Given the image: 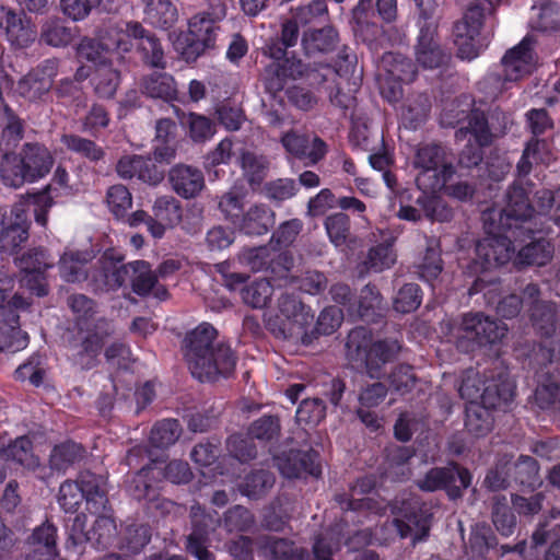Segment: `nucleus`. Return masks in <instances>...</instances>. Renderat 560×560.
<instances>
[{"label": "nucleus", "instance_id": "32", "mask_svg": "<svg viewBox=\"0 0 560 560\" xmlns=\"http://www.w3.org/2000/svg\"><path fill=\"white\" fill-rule=\"evenodd\" d=\"M281 143L285 151L299 160H305L306 164L314 165L319 162L327 152V145L320 138H315V148L312 152L304 151L307 143V136L294 131L284 133Z\"/></svg>", "mask_w": 560, "mask_h": 560}, {"label": "nucleus", "instance_id": "58", "mask_svg": "<svg viewBox=\"0 0 560 560\" xmlns=\"http://www.w3.org/2000/svg\"><path fill=\"white\" fill-rule=\"evenodd\" d=\"M272 474L266 470H257L246 476L241 485V492L248 498H258L273 486Z\"/></svg>", "mask_w": 560, "mask_h": 560}, {"label": "nucleus", "instance_id": "1", "mask_svg": "<svg viewBox=\"0 0 560 560\" xmlns=\"http://www.w3.org/2000/svg\"><path fill=\"white\" fill-rule=\"evenodd\" d=\"M508 205L499 213V224L494 223L495 211L483 213L487 236L477 243L475 271L487 272L511 260L521 235L529 232L525 222L532 218L534 208L529 205L525 189L514 185L508 191Z\"/></svg>", "mask_w": 560, "mask_h": 560}, {"label": "nucleus", "instance_id": "5", "mask_svg": "<svg viewBox=\"0 0 560 560\" xmlns=\"http://www.w3.org/2000/svg\"><path fill=\"white\" fill-rule=\"evenodd\" d=\"M69 306L78 315L81 343L73 354L74 363L81 369L90 370L95 366L97 355L103 347L104 339L113 331V326L105 319H98L93 328L83 330L81 320H86L93 310V302L85 295L78 294L69 298Z\"/></svg>", "mask_w": 560, "mask_h": 560}, {"label": "nucleus", "instance_id": "61", "mask_svg": "<svg viewBox=\"0 0 560 560\" xmlns=\"http://www.w3.org/2000/svg\"><path fill=\"white\" fill-rule=\"evenodd\" d=\"M106 201L116 218H124L132 206V196L124 185H114L107 190Z\"/></svg>", "mask_w": 560, "mask_h": 560}, {"label": "nucleus", "instance_id": "46", "mask_svg": "<svg viewBox=\"0 0 560 560\" xmlns=\"http://www.w3.org/2000/svg\"><path fill=\"white\" fill-rule=\"evenodd\" d=\"M396 262L393 242H385L370 248L364 265L368 270L381 272Z\"/></svg>", "mask_w": 560, "mask_h": 560}, {"label": "nucleus", "instance_id": "59", "mask_svg": "<svg viewBox=\"0 0 560 560\" xmlns=\"http://www.w3.org/2000/svg\"><path fill=\"white\" fill-rule=\"evenodd\" d=\"M545 141L533 140L530 141L517 164V170L521 174H528L530 171L532 162L548 163L550 161L549 151Z\"/></svg>", "mask_w": 560, "mask_h": 560}, {"label": "nucleus", "instance_id": "9", "mask_svg": "<svg viewBox=\"0 0 560 560\" xmlns=\"http://www.w3.org/2000/svg\"><path fill=\"white\" fill-rule=\"evenodd\" d=\"M499 388L492 392V385H488L482 393L481 404H468L466 407V429L476 436H482L491 431L493 417L491 409H505L514 396V384L511 380L501 377Z\"/></svg>", "mask_w": 560, "mask_h": 560}, {"label": "nucleus", "instance_id": "20", "mask_svg": "<svg viewBox=\"0 0 560 560\" xmlns=\"http://www.w3.org/2000/svg\"><path fill=\"white\" fill-rule=\"evenodd\" d=\"M508 332V327L501 323L485 316L481 313L465 314L460 325L455 327L451 335L460 343V339L475 341L478 345L494 343L501 340Z\"/></svg>", "mask_w": 560, "mask_h": 560}, {"label": "nucleus", "instance_id": "49", "mask_svg": "<svg viewBox=\"0 0 560 560\" xmlns=\"http://www.w3.org/2000/svg\"><path fill=\"white\" fill-rule=\"evenodd\" d=\"M427 194L428 192H423L417 198V203L423 210L425 217L440 222L451 221L453 218V210L446 205V202L434 194Z\"/></svg>", "mask_w": 560, "mask_h": 560}, {"label": "nucleus", "instance_id": "41", "mask_svg": "<svg viewBox=\"0 0 560 560\" xmlns=\"http://www.w3.org/2000/svg\"><path fill=\"white\" fill-rule=\"evenodd\" d=\"M551 256L552 247L550 243L545 240H538L536 242H532L530 244L520 249L518 254L514 259V264L517 266H542L551 259Z\"/></svg>", "mask_w": 560, "mask_h": 560}, {"label": "nucleus", "instance_id": "35", "mask_svg": "<svg viewBox=\"0 0 560 560\" xmlns=\"http://www.w3.org/2000/svg\"><path fill=\"white\" fill-rule=\"evenodd\" d=\"M142 92L153 98L165 101L176 96L177 88L174 78L161 71H154L143 78L141 83Z\"/></svg>", "mask_w": 560, "mask_h": 560}, {"label": "nucleus", "instance_id": "28", "mask_svg": "<svg viewBox=\"0 0 560 560\" xmlns=\"http://www.w3.org/2000/svg\"><path fill=\"white\" fill-rule=\"evenodd\" d=\"M436 27L434 23L425 24L421 26L418 36L416 60L425 69L441 67L447 57L436 39Z\"/></svg>", "mask_w": 560, "mask_h": 560}, {"label": "nucleus", "instance_id": "56", "mask_svg": "<svg viewBox=\"0 0 560 560\" xmlns=\"http://www.w3.org/2000/svg\"><path fill=\"white\" fill-rule=\"evenodd\" d=\"M0 127L2 138L10 144H15L23 137V124L13 112L0 101Z\"/></svg>", "mask_w": 560, "mask_h": 560}, {"label": "nucleus", "instance_id": "19", "mask_svg": "<svg viewBox=\"0 0 560 560\" xmlns=\"http://www.w3.org/2000/svg\"><path fill=\"white\" fill-rule=\"evenodd\" d=\"M279 330L283 338H302L314 320V313L294 294L278 299Z\"/></svg>", "mask_w": 560, "mask_h": 560}, {"label": "nucleus", "instance_id": "62", "mask_svg": "<svg viewBox=\"0 0 560 560\" xmlns=\"http://www.w3.org/2000/svg\"><path fill=\"white\" fill-rule=\"evenodd\" d=\"M40 38L47 45L62 47L71 42V30L59 20H48L42 27Z\"/></svg>", "mask_w": 560, "mask_h": 560}, {"label": "nucleus", "instance_id": "23", "mask_svg": "<svg viewBox=\"0 0 560 560\" xmlns=\"http://www.w3.org/2000/svg\"><path fill=\"white\" fill-rule=\"evenodd\" d=\"M470 479L471 477L467 469L450 465L443 468L431 469L418 482V486L425 491L445 489L451 498H457L460 495V491L470 485Z\"/></svg>", "mask_w": 560, "mask_h": 560}, {"label": "nucleus", "instance_id": "8", "mask_svg": "<svg viewBox=\"0 0 560 560\" xmlns=\"http://www.w3.org/2000/svg\"><path fill=\"white\" fill-rule=\"evenodd\" d=\"M539 289L536 284H528L524 290V301L533 305L532 322L535 330L545 337L538 351H535L533 360L537 364L546 365L559 361L560 331L555 339H549L555 329V306L551 303H542L537 300Z\"/></svg>", "mask_w": 560, "mask_h": 560}, {"label": "nucleus", "instance_id": "31", "mask_svg": "<svg viewBox=\"0 0 560 560\" xmlns=\"http://www.w3.org/2000/svg\"><path fill=\"white\" fill-rule=\"evenodd\" d=\"M18 312H0V352H18L26 348L28 337L20 329Z\"/></svg>", "mask_w": 560, "mask_h": 560}, {"label": "nucleus", "instance_id": "15", "mask_svg": "<svg viewBox=\"0 0 560 560\" xmlns=\"http://www.w3.org/2000/svg\"><path fill=\"white\" fill-rule=\"evenodd\" d=\"M86 516L75 515L69 526L66 548L80 552L86 542L96 549H105L113 545L117 535V526L110 515L104 514L96 518L91 532H85Z\"/></svg>", "mask_w": 560, "mask_h": 560}, {"label": "nucleus", "instance_id": "2", "mask_svg": "<svg viewBox=\"0 0 560 560\" xmlns=\"http://www.w3.org/2000/svg\"><path fill=\"white\" fill-rule=\"evenodd\" d=\"M215 337V328L202 323L185 339L189 370L201 382L214 381L220 375L228 376L235 368L236 361L231 348L224 343L214 345Z\"/></svg>", "mask_w": 560, "mask_h": 560}, {"label": "nucleus", "instance_id": "21", "mask_svg": "<svg viewBox=\"0 0 560 560\" xmlns=\"http://www.w3.org/2000/svg\"><path fill=\"white\" fill-rule=\"evenodd\" d=\"M219 27L205 14L195 15L190 22L188 32L178 38L177 45L185 43L182 55L187 60H195L207 48L214 45Z\"/></svg>", "mask_w": 560, "mask_h": 560}, {"label": "nucleus", "instance_id": "34", "mask_svg": "<svg viewBox=\"0 0 560 560\" xmlns=\"http://www.w3.org/2000/svg\"><path fill=\"white\" fill-rule=\"evenodd\" d=\"M501 377L510 380L505 372H500L497 377L492 375L491 378L487 377L483 381L478 372L474 370L466 371L458 388L459 395L462 398L468 400L469 404H478V400H481L483 389L488 385H492L493 393L499 389L494 384H499Z\"/></svg>", "mask_w": 560, "mask_h": 560}, {"label": "nucleus", "instance_id": "10", "mask_svg": "<svg viewBox=\"0 0 560 560\" xmlns=\"http://www.w3.org/2000/svg\"><path fill=\"white\" fill-rule=\"evenodd\" d=\"M83 499L93 513L105 509L107 499L102 478L88 472L81 475L80 481L67 480L61 483L58 503L65 512H75Z\"/></svg>", "mask_w": 560, "mask_h": 560}, {"label": "nucleus", "instance_id": "13", "mask_svg": "<svg viewBox=\"0 0 560 560\" xmlns=\"http://www.w3.org/2000/svg\"><path fill=\"white\" fill-rule=\"evenodd\" d=\"M392 513L395 516L392 525L400 538H410L417 542L429 535L431 514L417 498L396 499L392 505Z\"/></svg>", "mask_w": 560, "mask_h": 560}, {"label": "nucleus", "instance_id": "27", "mask_svg": "<svg viewBox=\"0 0 560 560\" xmlns=\"http://www.w3.org/2000/svg\"><path fill=\"white\" fill-rule=\"evenodd\" d=\"M117 174L124 179L137 178L150 185H158L164 178V172L159 170L151 159L141 155H125L116 166Z\"/></svg>", "mask_w": 560, "mask_h": 560}, {"label": "nucleus", "instance_id": "64", "mask_svg": "<svg viewBox=\"0 0 560 560\" xmlns=\"http://www.w3.org/2000/svg\"><path fill=\"white\" fill-rule=\"evenodd\" d=\"M326 415V407L323 400L318 398L304 399L296 410V421L299 423L316 425Z\"/></svg>", "mask_w": 560, "mask_h": 560}, {"label": "nucleus", "instance_id": "30", "mask_svg": "<svg viewBox=\"0 0 560 560\" xmlns=\"http://www.w3.org/2000/svg\"><path fill=\"white\" fill-rule=\"evenodd\" d=\"M172 189L182 198H194L205 188L200 170L184 164L175 165L168 173Z\"/></svg>", "mask_w": 560, "mask_h": 560}, {"label": "nucleus", "instance_id": "48", "mask_svg": "<svg viewBox=\"0 0 560 560\" xmlns=\"http://www.w3.org/2000/svg\"><path fill=\"white\" fill-rule=\"evenodd\" d=\"M514 479L522 486L535 488L540 485L539 468L537 462L530 456H520L518 460L511 464Z\"/></svg>", "mask_w": 560, "mask_h": 560}, {"label": "nucleus", "instance_id": "43", "mask_svg": "<svg viewBox=\"0 0 560 560\" xmlns=\"http://www.w3.org/2000/svg\"><path fill=\"white\" fill-rule=\"evenodd\" d=\"M272 294L273 288L267 279H257L246 285L241 292L244 303L254 308L267 306Z\"/></svg>", "mask_w": 560, "mask_h": 560}, {"label": "nucleus", "instance_id": "33", "mask_svg": "<svg viewBox=\"0 0 560 560\" xmlns=\"http://www.w3.org/2000/svg\"><path fill=\"white\" fill-rule=\"evenodd\" d=\"M0 458H4L8 465L12 463L27 469H35L39 465L38 457L32 452L28 436H20L8 445L0 440Z\"/></svg>", "mask_w": 560, "mask_h": 560}, {"label": "nucleus", "instance_id": "29", "mask_svg": "<svg viewBox=\"0 0 560 560\" xmlns=\"http://www.w3.org/2000/svg\"><path fill=\"white\" fill-rule=\"evenodd\" d=\"M276 463L285 478H302L307 475L317 477L320 474L317 455L313 452L290 451L276 457Z\"/></svg>", "mask_w": 560, "mask_h": 560}, {"label": "nucleus", "instance_id": "50", "mask_svg": "<svg viewBox=\"0 0 560 560\" xmlns=\"http://www.w3.org/2000/svg\"><path fill=\"white\" fill-rule=\"evenodd\" d=\"M180 432L182 429L177 420L165 419L152 428L150 442L156 447H167L177 441Z\"/></svg>", "mask_w": 560, "mask_h": 560}, {"label": "nucleus", "instance_id": "55", "mask_svg": "<svg viewBox=\"0 0 560 560\" xmlns=\"http://www.w3.org/2000/svg\"><path fill=\"white\" fill-rule=\"evenodd\" d=\"M61 142L68 150L80 154L90 161H98L104 155L102 148L96 145L92 140L77 135H63L61 137Z\"/></svg>", "mask_w": 560, "mask_h": 560}, {"label": "nucleus", "instance_id": "40", "mask_svg": "<svg viewBox=\"0 0 560 560\" xmlns=\"http://www.w3.org/2000/svg\"><path fill=\"white\" fill-rule=\"evenodd\" d=\"M145 18L154 26L168 28L177 21V9L171 0H148Z\"/></svg>", "mask_w": 560, "mask_h": 560}, {"label": "nucleus", "instance_id": "12", "mask_svg": "<svg viewBox=\"0 0 560 560\" xmlns=\"http://www.w3.org/2000/svg\"><path fill=\"white\" fill-rule=\"evenodd\" d=\"M51 197L46 192H39L32 197L21 198L15 202L8 213V223L5 234L2 236L7 244L20 247L28 237L27 211L30 206L35 207V221L45 226L47 223V212L52 206Z\"/></svg>", "mask_w": 560, "mask_h": 560}, {"label": "nucleus", "instance_id": "57", "mask_svg": "<svg viewBox=\"0 0 560 560\" xmlns=\"http://www.w3.org/2000/svg\"><path fill=\"white\" fill-rule=\"evenodd\" d=\"M273 252L268 246L244 249L240 256V262L252 271L270 269Z\"/></svg>", "mask_w": 560, "mask_h": 560}, {"label": "nucleus", "instance_id": "63", "mask_svg": "<svg viewBox=\"0 0 560 560\" xmlns=\"http://www.w3.org/2000/svg\"><path fill=\"white\" fill-rule=\"evenodd\" d=\"M81 456V446L73 442H67L54 447L49 463L51 468L61 470L74 463Z\"/></svg>", "mask_w": 560, "mask_h": 560}, {"label": "nucleus", "instance_id": "26", "mask_svg": "<svg viewBox=\"0 0 560 560\" xmlns=\"http://www.w3.org/2000/svg\"><path fill=\"white\" fill-rule=\"evenodd\" d=\"M190 516L192 532L187 537V550L198 560H213L212 553L207 549L208 529L214 528L218 520L206 514L199 504L191 506Z\"/></svg>", "mask_w": 560, "mask_h": 560}, {"label": "nucleus", "instance_id": "11", "mask_svg": "<svg viewBox=\"0 0 560 560\" xmlns=\"http://www.w3.org/2000/svg\"><path fill=\"white\" fill-rule=\"evenodd\" d=\"M191 472L187 463L171 462L165 467L152 463L140 469L132 480L129 490L137 500L154 501L158 499V483L168 479L173 483H185L190 479Z\"/></svg>", "mask_w": 560, "mask_h": 560}, {"label": "nucleus", "instance_id": "17", "mask_svg": "<svg viewBox=\"0 0 560 560\" xmlns=\"http://www.w3.org/2000/svg\"><path fill=\"white\" fill-rule=\"evenodd\" d=\"M122 37V21L109 22L98 32L97 39L84 37L77 47V56L80 60H86L95 65L96 69L112 65L114 52L122 54L119 47L110 45Z\"/></svg>", "mask_w": 560, "mask_h": 560}, {"label": "nucleus", "instance_id": "45", "mask_svg": "<svg viewBox=\"0 0 560 560\" xmlns=\"http://www.w3.org/2000/svg\"><path fill=\"white\" fill-rule=\"evenodd\" d=\"M218 457V447L211 443H200L191 451V459L201 468V475L205 479L215 477L219 464H215Z\"/></svg>", "mask_w": 560, "mask_h": 560}, {"label": "nucleus", "instance_id": "36", "mask_svg": "<svg viewBox=\"0 0 560 560\" xmlns=\"http://www.w3.org/2000/svg\"><path fill=\"white\" fill-rule=\"evenodd\" d=\"M532 30L540 32H552L559 28V7L557 3L541 0L532 7L529 18Z\"/></svg>", "mask_w": 560, "mask_h": 560}, {"label": "nucleus", "instance_id": "54", "mask_svg": "<svg viewBox=\"0 0 560 560\" xmlns=\"http://www.w3.org/2000/svg\"><path fill=\"white\" fill-rule=\"evenodd\" d=\"M153 214L156 220L164 222L168 226H174L182 220L179 202L172 196L156 198L153 205Z\"/></svg>", "mask_w": 560, "mask_h": 560}, {"label": "nucleus", "instance_id": "44", "mask_svg": "<svg viewBox=\"0 0 560 560\" xmlns=\"http://www.w3.org/2000/svg\"><path fill=\"white\" fill-rule=\"evenodd\" d=\"M267 560H303L306 551L285 539H270L262 549Z\"/></svg>", "mask_w": 560, "mask_h": 560}, {"label": "nucleus", "instance_id": "51", "mask_svg": "<svg viewBox=\"0 0 560 560\" xmlns=\"http://www.w3.org/2000/svg\"><path fill=\"white\" fill-rule=\"evenodd\" d=\"M180 124L188 128L189 137L195 142H203L214 135V127L211 120L202 115L189 113L183 115Z\"/></svg>", "mask_w": 560, "mask_h": 560}, {"label": "nucleus", "instance_id": "38", "mask_svg": "<svg viewBox=\"0 0 560 560\" xmlns=\"http://www.w3.org/2000/svg\"><path fill=\"white\" fill-rule=\"evenodd\" d=\"M3 27L8 39L16 47H26L32 44L36 38V28L27 19H22L16 13L11 11Z\"/></svg>", "mask_w": 560, "mask_h": 560}, {"label": "nucleus", "instance_id": "7", "mask_svg": "<svg viewBox=\"0 0 560 560\" xmlns=\"http://www.w3.org/2000/svg\"><path fill=\"white\" fill-rule=\"evenodd\" d=\"M349 360L365 365L371 377H377L384 364L392 361L400 350L395 339L372 341L371 332L364 327L352 329L346 342Z\"/></svg>", "mask_w": 560, "mask_h": 560}, {"label": "nucleus", "instance_id": "52", "mask_svg": "<svg viewBox=\"0 0 560 560\" xmlns=\"http://www.w3.org/2000/svg\"><path fill=\"white\" fill-rule=\"evenodd\" d=\"M118 83L119 72L112 65L96 69L93 84L95 93L100 97L109 98L114 96Z\"/></svg>", "mask_w": 560, "mask_h": 560}, {"label": "nucleus", "instance_id": "42", "mask_svg": "<svg viewBox=\"0 0 560 560\" xmlns=\"http://www.w3.org/2000/svg\"><path fill=\"white\" fill-rule=\"evenodd\" d=\"M442 268L443 267L439 245L436 241L431 240L428 242L423 257L417 265L418 273L421 279L427 282H431L439 277Z\"/></svg>", "mask_w": 560, "mask_h": 560}, {"label": "nucleus", "instance_id": "24", "mask_svg": "<svg viewBox=\"0 0 560 560\" xmlns=\"http://www.w3.org/2000/svg\"><path fill=\"white\" fill-rule=\"evenodd\" d=\"M533 47L534 39L527 35L518 45L506 51L502 58L504 83L515 82L532 73L537 65Z\"/></svg>", "mask_w": 560, "mask_h": 560}, {"label": "nucleus", "instance_id": "16", "mask_svg": "<svg viewBox=\"0 0 560 560\" xmlns=\"http://www.w3.org/2000/svg\"><path fill=\"white\" fill-rule=\"evenodd\" d=\"M468 125L456 131V140L465 142L459 153V164L465 167L478 165L482 160V148L491 142V132L485 114L471 110L468 115Z\"/></svg>", "mask_w": 560, "mask_h": 560}, {"label": "nucleus", "instance_id": "39", "mask_svg": "<svg viewBox=\"0 0 560 560\" xmlns=\"http://www.w3.org/2000/svg\"><path fill=\"white\" fill-rule=\"evenodd\" d=\"M338 43L337 32L328 26L322 30L310 31L303 35L302 46L308 56L317 52L331 51Z\"/></svg>", "mask_w": 560, "mask_h": 560}, {"label": "nucleus", "instance_id": "3", "mask_svg": "<svg viewBox=\"0 0 560 560\" xmlns=\"http://www.w3.org/2000/svg\"><path fill=\"white\" fill-rule=\"evenodd\" d=\"M93 255L88 252L67 250L60 258V273L67 282H79L89 278L85 265ZM122 257L114 249L106 250L98 260V269L90 275L96 290H116L128 275Z\"/></svg>", "mask_w": 560, "mask_h": 560}, {"label": "nucleus", "instance_id": "37", "mask_svg": "<svg viewBox=\"0 0 560 560\" xmlns=\"http://www.w3.org/2000/svg\"><path fill=\"white\" fill-rule=\"evenodd\" d=\"M275 224V213L266 206H254L242 218L240 229L248 235H262Z\"/></svg>", "mask_w": 560, "mask_h": 560}, {"label": "nucleus", "instance_id": "6", "mask_svg": "<svg viewBox=\"0 0 560 560\" xmlns=\"http://www.w3.org/2000/svg\"><path fill=\"white\" fill-rule=\"evenodd\" d=\"M412 167L416 170V184L422 192L441 191L455 174L446 150L436 144L420 145L415 152Z\"/></svg>", "mask_w": 560, "mask_h": 560}, {"label": "nucleus", "instance_id": "4", "mask_svg": "<svg viewBox=\"0 0 560 560\" xmlns=\"http://www.w3.org/2000/svg\"><path fill=\"white\" fill-rule=\"evenodd\" d=\"M55 159L51 152L37 142L25 143L19 155L7 153L0 164V176L5 186L21 187L25 182L35 183L44 178L52 168Z\"/></svg>", "mask_w": 560, "mask_h": 560}, {"label": "nucleus", "instance_id": "22", "mask_svg": "<svg viewBox=\"0 0 560 560\" xmlns=\"http://www.w3.org/2000/svg\"><path fill=\"white\" fill-rule=\"evenodd\" d=\"M52 260L49 259L46 250L32 249L16 259V266L24 273L21 279L22 287L27 288L37 296L47 294V283L44 272L51 268Z\"/></svg>", "mask_w": 560, "mask_h": 560}, {"label": "nucleus", "instance_id": "18", "mask_svg": "<svg viewBox=\"0 0 560 560\" xmlns=\"http://www.w3.org/2000/svg\"><path fill=\"white\" fill-rule=\"evenodd\" d=\"M110 45L119 47L124 54L137 46L147 63L155 68L165 67L164 52L160 42L139 22L122 21V37L112 42Z\"/></svg>", "mask_w": 560, "mask_h": 560}, {"label": "nucleus", "instance_id": "47", "mask_svg": "<svg viewBox=\"0 0 560 560\" xmlns=\"http://www.w3.org/2000/svg\"><path fill=\"white\" fill-rule=\"evenodd\" d=\"M13 288L14 278L8 271L0 269V312L4 310L5 313H9V310L18 312L28 307L30 302L20 294H14L11 300H8Z\"/></svg>", "mask_w": 560, "mask_h": 560}, {"label": "nucleus", "instance_id": "14", "mask_svg": "<svg viewBox=\"0 0 560 560\" xmlns=\"http://www.w3.org/2000/svg\"><path fill=\"white\" fill-rule=\"evenodd\" d=\"M491 10L490 0H474L463 20L455 24L454 43L459 58L471 60L479 55L481 46L478 44L477 37L486 14Z\"/></svg>", "mask_w": 560, "mask_h": 560}, {"label": "nucleus", "instance_id": "25", "mask_svg": "<svg viewBox=\"0 0 560 560\" xmlns=\"http://www.w3.org/2000/svg\"><path fill=\"white\" fill-rule=\"evenodd\" d=\"M57 72V60L47 59L19 81L16 91L30 101L40 100L50 91Z\"/></svg>", "mask_w": 560, "mask_h": 560}, {"label": "nucleus", "instance_id": "53", "mask_svg": "<svg viewBox=\"0 0 560 560\" xmlns=\"http://www.w3.org/2000/svg\"><path fill=\"white\" fill-rule=\"evenodd\" d=\"M325 228L330 242L336 247L347 245L350 236V221L345 213H335L327 217Z\"/></svg>", "mask_w": 560, "mask_h": 560}, {"label": "nucleus", "instance_id": "60", "mask_svg": "<svg viewBox=\"0 0 560 560\" xmlns=\"http://www.w3.org/2000/svg\"><path fill=\"white\" fill-rule=\"evenodd\" d=\"M241 167L250 185H259L268 168V162L264 156H257L250 152H244L241 156Z\"/></svg>", "mask_w": 560, "mask_h": 560}]
</instances>
